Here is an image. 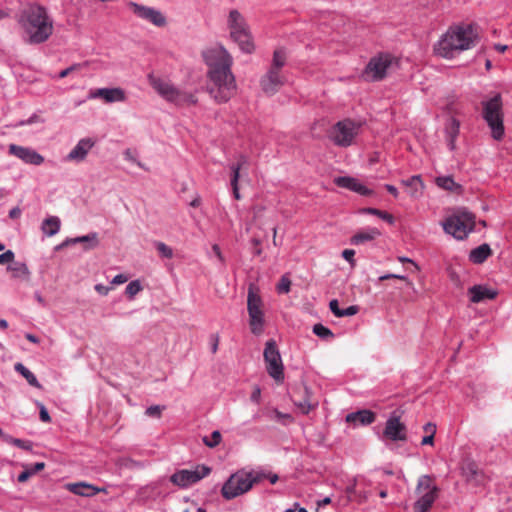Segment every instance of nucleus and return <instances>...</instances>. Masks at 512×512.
Here are the masks:
<instances>
[{"mask_svg":"<svg viewBox=\"0 0 512 512\" xmlns=\"http://www.w3.org/2000/svg\"><path fill=\"white\" fill-rule=\"evenodd\" d=\"M76 243H87L86 249H93L99 243L98 234L96 232H92L87 235H83V236H79V237H75V238H68L57 248H61L63 246H68L70 244H76Z\"/></svg>","mask_w":512,"mask_h":512,"instance_id":"obj_28","label":"nucleus"},{"mask_svg":"<svg viewBox=\"0 0 512 512\" xmlns=\"http://www.w3.org/2000/svg\"><path fill=\"white\" fill-rule=\"evenodd\" d=\"M335 185L345 188L362 196H370L373 191L362 184L358 179L351 176H339L334 179Z\"/></svg>","mask_w":512,"mask_h":512,"instance_id":"obj_20","label":"nucleus"},{"mask_svg":"<svg viewBox=\"0 0 512 512\" xmlns=\"http://www.w3.org/2000/svg\"><path fill=\"white\" fill-rule=\"evenodd\" d=\"M392 63L393 57L390 54L381 53L370 59L363 75L367 80H382L386 76L387 70L390 68Z\"/></svg>","mask_w":512,"mask_h":512,"instance_id":"obj_13","label":"nucleus"},{"mask_svg":"<svg viewBox=\"0 0 512 512\" xmlns=\"http://www.w3.org/2000/svg\"><path fill=\"white\" fill-rule=\"evenodd\" d=\"M482 118L491 130V135L495 140H501L505 129L503 123V101L500 93H496L489 99L481 102Z\"/></svg>","mask_w":512,"mask_h":512,"instance_id":"obj_4","label":"nucleus"},{"mask_svg":"<svg viewBox=\"0 0 512 512\" xmlns=\"http://www.w3.org/2000/svg\"><path fill=\"white\" fill-rule=\"evenodd\" d=\"M128 6L133 10L139 18L147 20L157 27H162L166 24V18L163 14L154 8L139 5L135 2H129Z\"/></svg>","mask_w":512,"mask_h":512,"instance_id":"obj_18","label":"nucleus"},{"mask_svg":"<svg viewBox=\"0 0 512 512\" xmlns=\"http://www.w3.org/2000/svg\"><path fill=\"white\" fill-rule=\"evenodd\" d=\"M355 251L353 249H345L342 252V257L350 263V265L353 267L355 266Z\"/></svg>","mask_w":512,"mask_h":512,"instance_id":"obj_48","label":"nucleus"},{"mask_svg":"<svg viewBox=\"0 0 512 512\" xmlns=\"http://www.w3.org/2000/svg\"><path fill=\"white\" fill-rule=\"evenodd\" d=\"M383 436L391 441H405L407 439V429L400 417L392 413L386 421Z\"/></svg>","mask_w":512,"mask_h":512,"instance_id":"obj_15","label":"nucleus"},{"mask_svg":"<svg viewBox=\"0 0 512 512\" xmlns=\"http://www.w3.org/2000/svg\"><path fill=\"white\" fill-rule=\"evenodd\" d=\"M461 474L466 482L473 486H485L488 482V476L478 467V464L471 459L463 460L461 464Z\"/></svg>","mask_w":512,"mask_h":512,"instance_id":"obj_14","label":"nucleus"},{"mask_svg":"<svg viewBox=\"0 0 512 512\" xmlns=\"http://www.w3.org/2000/svg\"><path fill=\"white\" fill-rule=\"evenodd\" d=\"M385 189L390 193L392 194L395 198H397L399 196V192H398V189L394 186V185H391V184H385L384 185Z\"/></svg>","mask_w":512,"mask_h":512,"instance_id":"obj_63","label":"nucleus"},{"mask_svg":"<svg viewBox=\"0 0 512 512\" xmlns=\"http://www.w3.org/2000/svg\"><path fill=\"white\" fill-rule=\"evenodd\" d=\"M14 369L16 372H18L20 375H22L29 385L35 388H42L41 384L39 383L37 377L32 373L25 365L18 362L15 364Z\"/></svg>","mask_w":512,"mask_h":512,"instance_id":"obj_36","label":"nucleus"},{"mask_svg":"<svg viewBox=\"0 0 512 512\" xmlns=\"http://www.w3.org/2000/svg\"><path fill=\"white\" fill-rule=\"evenodd\" d=\"M437 498L438 495L422 494L413 505L414 512H429Z\"/></svg>","mask_w":512,"mask_h":512,"instance_id":"obj_32","label":"nucleus"},{"mask_svg":"<svg viewBox=\"0 0 512 512\" xmlns=\"http://www.w3.org/2000/svg\"><path fill=\"white\" fill-rule=\"evenodd\" d=\"M31 473L29 472V470H27L26 468L18 475V482H26L30 477H31Z\"/></svg>","mask_w":512,"mask_h":512,"instance_id":"obj_59","label":"nucleus"},{"mask_svg":"<svg viewBox=\"0 0 512 512\" xmlns=\"http://www.w3.org/2000/svg\"><path fill=\"white\" fill-rule=\"evenodd\" d=\"M161 411L162 408L159 405H152L146 409L145 414L149 417H159Z\"/></svg>","mask_w":512,"mask_h":512,"instance_id":"obj_50","label":"nucleus"},{"mask_svg":"<svg viewBox=\"0 0 512 512\" xmlns=\"http://www.w3.org/2000/svg\"><path fill=\"white\" fill-rule=\"evenodd\" d=\"M401 184L409 189V194L413 198H418L422 195L424 184L420 175H413L408 179L401 180Z\"/></svg>","mask_w":512,"mask_h":512,"instance_id":"obj_29","label":"nucleus"},{"mask_svg":"<svg viewBox=\"0 0 512 512\" xmlns=\"http://www.w3.org/2000/svg\"><path fill=\"white\" fill-rule=\"evenodd\" d=\"M79 66L78 65H72L64 70H62L58 77L59 78H65L66 76H68L72 71L76 70Z\"/></svg>","mask_w":512,"mask_h":512,"instance_id":"obj_61","label":"nucleus"},{"mask_svg":"<svg viewBox=\"0 0 512 512\" xmlns=\"http://www.w3.org/2000/svg\"><path fill=\"white\" fill-rule=\"evenodd\" d=\"M142 290V286L138 280L129 282L125 288V293L128 297L132 298Z\"/></svg>","mask_w":512,"mask_h":512,"instance_id":"obj_43","label":"nucleus"},{"mask_svg":"<svg viewBox=\"0 0 512 512\" xmlns=\"http://www.w3.org/2000/svg\"><path fill=\"white\" fill-rule=\"evenodd\" d=\"M361 129V123L351 119L338 121L329 131L330 140L339 147H349L354 143Z\"/></svg>","mask_w":512,"mask_h":512,"instance_id":"obj_9","label":"nucleus"},{"mask_svg":"<svg viewBox=\"0 0 512 512\" xmlns=\"http://www.w3.org/2000/svg\"><path fill=\"white\" fill-rule=\"evenodd\" d=\"M247 163H248V158L244 155H240L238 162L236 164H232L230 166V169L232 172L230 183H231L232 190H233V196L237 200L240 199V193H239V188H238L240 170Z\"/></svg>","mask_w":512,"mask_h":512,"instance_id":"obj_25","label":"nucleus"},{"mask_svg":"<svg viewBox=\"0 0 512 512\" xmlns=\"http://www.w3.org/2000/svg\"><path fill=\"white\" fill-rule=\"evenodd\" d=\"M210 472L211 468L206 465H198L194 470L181 469L170 476V482L181 488H187L208 476Z\"/></svg>","mask_w":512,"mask_h":512,"instance_id":"obj_12","label":"nucleus"},{"mask_svg":"<svg viewBox=\"0 0 512 512\" xmlns=\"http://www.w3.org/2000/svg\"><path fill=\"white\" fill-rule=\"evenodd\" d=\"M155 247L161 257L171 259L173 257V250L171 247L163 242H156Z\"/></svg>","mask_w":512,"mask_h":512,"instance_id":"obj_42","label":"nucleus"},{"mask_svg":"<svg viewBox=\"0 0 512 512\" xmlns=\"http://www.w3.org/2000/svg\"><path fill=\"white\" fill-rule=\"evenodd\" d=\"M89 97L92 99L101 98L106 103L124 102L126 100L125 91L120 87L95 89L90 92Z\"/></svg>","mask_w":512,"mask_h":512,"instance_id":"obj_19","label":"nucleus"},{"mask_svg":"<svg viewBox=\"0 0 512 512\" xmlns=\"http://www.w3.org/2000/svg\"><path fill=\"white\" fill-rule=\"evenodd\" d=\"M221 439V433L218 430H215L210 436L203 437V443L210 448H214L220 443Z\"/></svg>","mask_w":512,"mask_h":512,"instance_id":"obj_41","label":"nucleus"},{"mask_svg":"<svg viewBox=\"0 0 512 512\" xmlns=\"http://www.w3.org/2000/svg\"><path fill=\"white\" fill-rule=\"evenodd\" d=\"M304 393L305 397L302 401H294V405L299 408L301 413L303 414H309L310 411L314 410L318 406V402H312L311 397V390L307 386L304 387Z\"/></svg>","mask_w":512,"mask_h":512,"instance_id":"obj_34","label":"nucleus"},{"mask_svg":"<svg viewBox=\"0 0 512 512\" xmlns=\"http://www.w3.org/2000/svg\"><path fill=\"white\" fill-rule=\"evenodd\" d=\"M65 488L69 492L81 497H93L98 493L106 492L105 488L97 487L84 481L76 483H67L65 485Z\"/></svg>","mask_w":512,"mask_h":512,"instance_id":"obj_22","label":"nucleus"},{"mask_svg":"<svg viewBox=\"0 0 512 512\" xmlns=\"http://www.w3.org/2000/svg\"><path fill=\"white\" fill-rule=\"evenodd\" d=\"M7 270L12 273V277L16 279H22L28 281L30 279V270L24 262H13V264L7 267Z\"/></svg>","mask_w":512,"mask_h":512,"instance_id":"obj_33","label":"nucleus"},{"mask_svg":"<svg viewBox=\"0 0 512 512\" xmlns=\"http://www.w3.org/2000/svg\"><path fill=\"white\" fill-rule=\"evenodd\" d=\"M478 42V32L472 24L451 26L434 46L436 55L453 59L461 52L473 48Z\"/></svg>","mask_w":512,"mask_h":512,"instance_id":"obj_3","label":"nucleus"},{"mask_svg":"<svg viewBox=\"0 0 512 512\" xmlns=\"http://www.w3.org/2000/svg\"><path fill=\"white\" fill-rule=\"evenodd\" d=\"M443 229L457 240H464L475 229V216L467 209H459L443 222Z\"/></svg>","mask_w":512,"mask_h":512,"instance_id":"obj_7","label":"nucleus"},{"mask_svg":"<svg viewBox=\"0 0 512 512\" xmlns=\"http://www.w3.org/2000/svg\"><path fill=\"white\" fill-rule=\"evenodd\" d=\"M492 251L488 244L484 243L472 249L469 253V260L474 264H482L491 255Z\"/></svg>","mask_w":512,"mask_h":512,"instance_id":"obj_31","label":"nucleus"},{"mask_svg":"<svg viewBox=\"0 0 512 512\" xmlns=\"http://www.w3.org/2000/svg\"><path fill=\"white\" fill-rule=\"evenodd\" d=\"M61 221L57 216H50L42 222L41 229L46 236H54L60 230Z\"/></svg>","mask_w":512,"mask_h":512,"instance_id":"obj_35","label":"nucleus"},{"mask_svg":"<svg viewBox=\"0 0 512 512\" xmlns=\"http://www.w3.org/2000/svg\"><path fill=\"white\" fill-rule=\"evenodd\" d=\"M263 357L268 375L276 382H282L284 380V365L275 340L270 339L265 343Z\"/></svg>","mask_w":512,"mask_h":512,"instance_id":"obj_11","label":"nucleus"},{"mask_svg":"<svg viewBox=\"0 0 512 512\" xmlns=\"http://www.w3.org/2000/svg\"><path fill=\"white\" fill-rule=\"evenodd\" d=\"M15 254L12 250H7L4 253L0 254V264H8L13 262Z\"/></svg>","mask_w":512,"mask_h":512,"instance_id":"obj_46","label":"nucleus"},{"mask_svg":"<svg viewBox=\"0 0 512 512\" xmlns=\"http://www.w3.org/2000/svg\"><path fill=\"white\" fill-rule=\"evenodd\" d=\"M291 280L287 276H282L277 284V292L279 294H286L290 291Z\"/></svg>","mask_w":512,"mask_h":512,"instance_id":"obj_44","label":"nucleus"},{"mask_svg":"<svg viewBox=\"0 0 512 512\" xmlns=\"http://www.w3.org/2000/svg\"><path fill=\"white\" fill-rule=\"evenodd\" d=\"M360 213L375 215L390 224L394 223V217L391 214H389L386 211L379 210L377 208H371V207L362 208L360 210Z\"/></svg>","mask_w":512,"mask_h":512,"instance_id":"obj_38","label":"nucleus"},{"mask_svg":"<svg viewBox=\"0 0 512 512\" xmlns=\"http://www.w3.org/2000/svg\"><path fill=\"white\" fill-rule=\"evenodd\" d=\"M127 280H128V277L126 275L118 274L112 279L111 284L120 285V284L127 282Z\"/></svg>","mask_w":512,"mask_h":512,"instance_id":"obj_56","label":"nucleus"},{"mask_svg":"<svg viewBox=\"0 0 512 512\" xmlns=\"http://www.w3.org/2000/svg\"><path fill=\"white\" fill-rule=\"evenodd\" d=\"M392 278L401 279V280H407L406 276L398 275V274H385V275L380 276L378 280L379 281H384V280L392 279Z\"/></svg>","mask_w":512,"mask_h":512,"instance_id":"obj_58","label":"nucleus"},{"mask_svg":"<svg viewBox=\"0 0 512 512\" xmlns=\"http://www.w3.org/2000/svg\"><path fill=\"white\" fill-rule=\"evenodd\" d=\"M359 311V307L357 305H351L345 309H342L340 312V317L353 316L357 314Z\"/></svg>","mask_w":512,"mask_h":512,"instance_id":"obj_49","label":"nucleus"},{"mask_svg":"<svg viewBox=\"0 0 512 512\" xmlns=\"http://www.w3.org/2000/svg\"><path fill=\"white\" fill-rule=\"evenodd\" d=\"M381 235V232L376 227H366L357 231L351 238L350 243L352 245H362L371 241H374Z\"/></svg>","mask_w":512,"mask_h":512,"instance_id":"obj_24","label":"nucleus"},{"mask_svg":"<svg viewBox=\"0 0 512 512\" xmlns=\"http://www.w3.org/2000/svg\"><path fill=\"white\" fill-rule=\"evenodd\" d=\"M436 184L438 187L447 191H454L460 187L451 176L437 177Z\"/></svg>","mask_w":512,"mask_h":512,"instance_id":"obj_39","label":"nucleus"},{"mask_svg":"<svg viewBox=\"0 0 512 512\" xmlns=\"http://www.w3.org/2000/svg\"><path fill=\"white\" fill-rule=\"evenodd\" d=\"M258 474L260 475V481L263 478H267L271 484H275L278 481V479H279L278 475L277 474H273V473H268V474L258 473Z\"/></svg>","mask_w":512,"mask_h":512,"instance_id":"obj_54","label":"nucleus"},{"mask_svg":"<svg viewBox=\"0 0 512 512\" xmlns=\"http://www.w3.org/2000/svg\"><path fill=\"white\" fill-rule=\"evenodd\" d=\"M8 153L22 160L26 164L39 166L44 162V157L35 149L16 144H10Z\"/></svg>","mask_w":512,"mask_h":512,"instance_id":"obj_16","label":"nucleus"},{"mask_svg":"<svg viewBox=\"0 0 512 512\" xmlns=\"http://www.w3.org/2000/svg\"><path fill=\"white\" fill-rule=\"evenodd\" d=\"M44 467H45L44 462H36L33 465L25 466V468L27 470H29V472L31 473L32 476L35 475L37 472L43 470Z\"/></svg>","mask_w":512,"mask_h":512,"instance_id":"obj_51","label":"nucleus"},{"mask_svg":"<svg viewBox=\"0 0 512 512\" xmlns=\"http://www.w3.org/2000/svg\"><path fill=\"white\" fill-rule=\"evenodd\" d=\"M21 209L19 207H14L9 211V217L11 219H17L21 216Z\"/></svg>","mask_w":512,"mask_h":512,"instance_id":"obj_62","label":"nucleus"},{"mask_svg":"<svg viewBox=\"0 0 512 512\" xmlns=\"http://www.w3.org/2000/svg\"><path fill=\"white\" fill-rule=\"evenodd\" d=\"M40 420L43 422H50L51 418L47 409L42 405L39 413Z\"/></svg>","mask_w":512,"mask_h":512,"instance_id":"obj_57","label":"nucleus"},{"mask_svg":"<svg viewBox=\"0 0 512 512\" xmlns=\"http://www.w3.org/2000/svg\"><path fill=\"white\" fill-rule=\"evenodd\" d=\"M346 421L355 425H369L375 421V413L367 409L359 410L349 413L346 416Z\"/></svg>","mask_w":512,"mask_h":512,"instance_id":"obj_27","label":"nucleus"},{"mask_svg":"<svg viewBox=\"0 0 512 512\" xmlns=\"http://www.w3.org/2000/svg\"><path fill=\"white\" fill-rule=\"evenodd\" d=\"M212 251L214 253V255L218 258V260L221 262V263H224V257L222 255V252H221V249L219 247V245L217 244H214L212 246Z\"/></svg>","mask_w":512,"mask_h":512,"instance_id":"obj_60","label":"nucleus"},{"mask_svg":"<svg viewBox=\"0 0 512 512\" xmlns=\"http://www.w3.org/2000/svg\"><path fill=\"white\" fill-rule=\"evenodd\" d=\"M460 131V122L451 117L445 125V134L448 148L453 151L456 147V139Z\"/></svg>","mask_w":512,"mask_h":512,"instance_id":"obj_26","label":"nucleus"},{"mask_svg":"<svg viewBox=\"0 0 512 512\" xmlns=\"http://www.w3.org/2000/svg\"><path fill=\"white\" fill-rule=\"evenodd\" d=\"M312 330L313 333L321 339H329L334 337L333 332L320 323L315 324Z\"/></svg>","mask_w":512,"mask_h":512,"instance_id":"obj_40","label":"nucleus"},{"mask_svg":"<svg viewBox=\"0 0 512 512\" xmlns=\"http://www.w3.org/2000/svg\"><path fill=\"white\" fill-rule=\"evenodd\" d=\"M329 308H330L331 312L336 317H340V312H341L342 309L339 307L338 300H336V299L331 300L330 303H329Z\"/></svg>","mask_w":512,"mask_h":512,"instance_id":"obj_52","label":"nucleus"},{"mask_svg":"<svg viewBox=\"0 0 512 512\" xmlns=\"http://www.w3.org/2000/svg\"><path fill=\"white\" fill-rule=\"evenodd\" d=\"M417 493L438 495L439 488L433 483V478L430 475H422L419 477L417 486Z\"/></svg>","mask_w":512,"mask_h":512,"instance_id":"obj_30","label":"nucleus"},{"mask_svg":"<svg viewBox=\"0 0 512 512\" xmlns=\"http://www.w3.org/2000/svg\"><path fill=\"white\" fill-rule=\"evenodd\" d=\"M247 311L252 334L259 336L264 332L265 316L260 295L250 287L247 295Z\"/></svg>","mask_w":512,"mask_h":512,"instance_id":"obj_10","label":"nucleus"},{"mask_svg":"<svg viewBox=\"0 0 512 512\" xmlns=\"http://www.w3.org/2000/svg\"><path fill=\"white\" fill-rule=\"evenodd\" d=\"M38 122H41V119L37 114L34 113L28 119L19 121L15 126L16 127L26 126V125H31V124L38 123Z\"/></svg>","mask_w":512,"mask_h":512,"instance_id":"obj_47","label":"nucleus"},{"mask_svg":"<svg viewBox=\"0 0 512 512\" xmlns=\"http://www.w3.org/2000/svg\"><path fill=\"white\" fill-rule=\"evenodd\" d=\"M203 58L209 66V94L218 103L227 102L236 90L235 78L231 72V55L223 46H217L204 51Z\"/></svg>","mask_w":512,"mask_h":512,"instance_id":"obj_1","label":"nucleus"},{"mask_svg":"<svg viewBox=\"0 0 512 512\" xmlns=\"http://www.w3.org/2000/svg\"><path fill=\"white\" fill-rule=\"evenodd\" d=\"M149 84L166 101L175 105L195 104L196 99L193 94L178 89L168 79L148 74Z\"/></svg>","mask_w":512,"mask_h":512,"instance_id":"obj_5","label":"nucleus"},{"mask_svg":"<svg viewBox=\"0 0 512 512\" xmlns=\"http://www.w3.org/2000/svg\"><path fill=\"white\" fill-rule=\"evenodd\" d=\"M95 141L86 137L80 139L75 147L67 154L66 161L82 162L86 159L89 151L94 147Z\"/></svg>","mask_w":512,"mask_h":512,"instance_id":"obj_21","label":"nucleus"},{"mask_svg":"<svg viewBox=\"0 0 512 512\" xmlns=\"http://www.w3.org/2000/svg\"><path fill=\"white\" fill-rule=\"evenodd\" d=\"M424 431L428 434H435L436 433V425L433 423H426L423 427Z\"/></svg>","mask_w":512,"mask_h":512,"instance_id":"obj_64","label":"nucleus"},{"mask_svg":"<svg viewBox=\"0 0 512 512\" xmlns=\"http://www.w3.org/2000/svg\"><path fill=\"white\" fill-rule=\"evenodd\" d=\"M230 30V36L236 42L239 48L245 53H251L254 50V44L249 31V27L242 14L233 9L230 11L227 21Z\"/></svg>","mask_w":512,"mask_h":512,"instance_id":"obj_8","label":"nucleus"},{"mask_svg":"<svg viewBox=\"0 0 512 512\" xmlns=\"http://www.w3.org/2000/svg\"><path fill=\"white\" fill-rule=\"evenodd\" d=\"M287 61V52L284 48H278L273 53L272 63L269 68L281 71Z\"/></svg>","mask_w":512,"mask_h":512,"instance_id":"obj_37","label":"nucleus"},{"mask_svg":"<svg viewBox=\"0 0 512 512\" xmlns=\"http://www.w3.org/2000/svg\"><path fill=\"white\" fill-rule=\"evenodd\" d=\"M260 398H261V389H260V387L256 386L251 393L250 400L256 404H259Z\"/></svg>","mask_w":512,"mask_h":512,"instance_id":"obj_53","label":"nucleus"},{"mask_svg":"<svg viewBox=\"0 0 512 512\" xmlns=\"http://www.w3.org/2000/svg\"><path fill=\"white\" fill-rule=\"evenodd\" d=\"M12 445L27 451L32 450V442L29 440L16 438L15 440H12Z\"/></svg>","mask_w":512,"mask_h":512,"instance_id":"obj_45","label":"nucleus"},{"mask_svg":"<svg viewBox=\"0 0 512 512\" xmlns=\"http://www.w3.org/2000/svg\"><path fill=\"white\" fill-rule=\"evenodd\" d=\"M258 482H260V475L258 473L240 470L227 479L222 486L221 494L224 499L232 500L248 492Z\"/></svg>","mask_w":512,"mask_h":512,"instance_id":"obj_6","label":"nucleus"},{"mask_svg":"<svg viewBox=\"0 0 512 512\" xmlns=\"http://www.w3.org/2000/svg\"><path fill=\"white\" fill-rule=\"evenodd\" d=\"M286 82L285 76L281 71L269 68L260 80V85L264 93L274 95Z\"/></svg>","mask_w":512,"mask_h":512,"instance_id":"obj_17","label":"nucleus"},{"mask_svg":"<svg viewBox=\"0 0 512 512\" xmlns=\"http://www.w3.org/2000/svg\"><path fill=\"white\" fill-rule=\"evenodd\" d=\"M94 288H95L96 292L102 296L107 295L110 291V287H108L104 284H100V283L96 284Z\"/></svg>","mask_w":512,"mask_h":512,"instance_id":"obj_55","label":"nucleus"},{"mask_svg":"<svg viewBox=\"0 0 512 512\" xmlns=\"http://www.w3.org/2000/svg\"><path fill=\"white\" fill-rule=\"evenodd\" d=\"M22 39L31 45L46 42L53 33V19L47 9L39 4H29L17 16Z\"/></svg>","mask_w":512,"mask_h":512,"instance_id":"obj_2","label":"nucleus"},{"mask_svg":"<svg viewBox=\"0 0 512 512\" xmlns=\"http://www.w3.org/2000/svg\"><path fill=\"white\" fill-rule=\"evenodd\" d=\"M468 295L472 303H482L494 299L497 291L485 285H474L468 289Z\"/></svg>","mask_w":512,"mask_h":512,"instance_id":"obj_23","label":"nucleus"}]
</instances>
